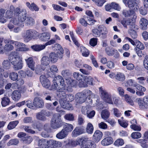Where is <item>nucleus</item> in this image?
Wrapping results in <instances>:
<instances>
[{
	"mask_svg": "<svg viewBox=\"0 0 148 148\" xmlns=\"http://www.w3.org/2000/svg\"><path fill=\"white\" fill-rule=\"evenodd\" d=\"M24 143L28 144H30L32 141L33 139L31 136H26L22 138Z\"/></svg>",
	"mask_w": 148,
	"mask_h": 148,
	"instance_id": "47",
	"label": "nucleus"
},
{
	"mask_svg": "<svg viewBox=\"0 0 148 148\" xmlns=\"http://www.w3.org/2000/svg\"><path fill=\"white\" fill-rule=\"evenodd\" d=\"M18 121H15L10 122L8 126V128L9 130H11L15 127L18 123Z\"/></svg>",
	"mask_w": 148,
	"mask_h": 148,
	"instance_id": "40",
	"label": "nucleus"
},
{
	"mask_svg": "<svg viewBox=\"0 0 148 148\" xmlns=\"http://www.w3.org/2000/svg\"><path fill=\"white\" fill-rule=\"evenodd\" d=\"M14 49V47L11 44H7L4 46V49L6 51H9L12 50Z\"/></svg>",
	"mask_w": 148,
	"mask_h": 148,
	"instance_id": "54",
	"label": "nucleus"
},
{
	"mask_svg": "<svg viewBox=\"0 0 148 148\" xmlns=\"http://www.w3.org/2000/svg\"><path fill=\"white\" fill-rule=\"evenodd\" d=\"M124 143V140L122 139L119 138L116 140L114 143L115 145H122Z\"/></svg>",
	"mask_w": 148,
	"mask_h": 148,
	"instance_id": "56",
	"label": "nucleus"
},
{
	"mask_svg": "<svg viewBox=\"0 0 148 148\" xmlns=\"http://www.w3.org/2000/svg\"><path fill=\"white\" fill-rule=\"evenodd\" d=\"M86 17V16H84L83 18H81L79 20V23L85 27H86L88 24V23L85 20Z\"/></svg>",
	"mask_w": 148,
	"mask_h": 148,
	"instance_id": "55",
	"label": "nucleus"
},
{
	"mask_svg": "<svg viewBox=\"0 0 148 148\" xmlns=\"http://www.w3.org/2000/svg\"><path fill=\"white\" fill-rule=\"evenodd\" d=\"M73 128V126L71 124L66 123L64 125L63 129L67 133L71 132Z\"/></svg>",
	"mask_w": 148,
	"mask_h": 148,
	"instance_id": "33",
	"label": "nucleus"
},
{
	"mask_svg": "<svg viewBox=\"0 0 148 148\" xmlns=\"http://www.w3.org/2000/svg\"><path fill=\"white\" fill-rule=\"evenodd\" d=\"M140 28L143 30H145L147 29L148 21L145 18H142L140 21Z\"/></svg>",
	"mask_w": 148,
	"mask_h": 148,
	"instance_id": "22",
	"label": "nucleus"
},
{
	"mask_svg": "<svg viewBox=\"0 0 148 148\" xmlns=\"http://www.w3.org/2000/svg\"><path fill=\"white\" fill-rule=\"evenodd\" d=\"M141 136V133L139 132H135L132 133L131 134V137L134 139H137L140 138Z\"/></svg>",
	"mask_w": 148,
	"mask_h": 148,
	"instance_id": "50",
	"label": "nucleus"
},
{
	"mask_svg": "<svg viewBox=\"0 0 148 148\" xmlns=\"http://www.w3.org/2000/svg\"><path fill=\"white\" fill-rule=\"evenodd\" d=\"M10 101L9 99L7 97H4L2 98L1 102L2 106L5 107L9 104Z\"/></svg>",
	"mask_w": 148,
	"mask_h": 148,
	"instance_id": "39",
	"label": "nucleus"
},
{
	"mask_svg": "<svg viewBox=\"0 0 148 148\" xmlns=\"http://www.w3.org/2000/svg\"><path fill=\"white\" fill-rule=\"evenodd\" d=\"M90 58L92 60V62L93 65L96 67H98V65L94 56L92 55H91L90 56Z\"/></svg>",
	"mask_w": 148,
	"mask_h": 148,
	"instance_id": "63",
	"label": "nucleus"
},
{
	"mask_svg": "<svg viewBox=\"0 0 148 148\" xmlns=\"http://www.w3.org/2000/svg\"><path fill=\"white\" fill-rule=\"evenodd\" d=\"M14 15L18 16V18L20 19V22L23 23L27 18V12L25 10H20L19 8H16L14 12Z\"/></svg>",
	"mask_w": 148,
	"mask_h": 148,
	"instance_id": "7",
	"label": "nucleus"
},
{
	"mask_svg": "<svg viewBox=\"0 0 148 148\" xmlns=\"http://www.w3.org/2000/svg\"><path fill=\"white\" fill-rule=\"evenodd\" d=\"M122 13L125 17H128L134 15L135 12L133 10H123Z\"/></svg>",
	"mask_w": 148,
	"mask_h": 148,
	"instance_id": "35",
	"label": "nucleus"
},
{
	"mask_svg": "<svg viewBox=\"0 0 148 148\" xmlns=\"http://www.w3.org/2000/svg\"><path fill=\"white\" fill-rule=\"evenodd\" d=\"M50 37V34L48 32H44L41 34L39 38L41 41L45 42L48 41Z\"/></svg>",
	"mask_w": 148,
	"mask_h": 148,
	"instance_id": "18",
	"label": "nucleus"
},
{
	"mask_svg": "<svg viewBox=\"0 0 148 148\" xmlns=\"http://www.w3.org/2000/svg\"><path fill=\"white\" fill-rule=\"evenodd\" d=\"M19 143V140L16 139H12L10 140L8 143V146L11 145H16L18 144Z\"/></svg>",
	"mask_w": 148,
	"mask_h": 148,
	"instance_id": "49",
	"label": "nucleus"
},
{
	"mask_svg": "<svg viewBox=\"0 0 148 148\" xmlns=\"http://www.w3.org/2000/svg\"><path fill=\"white\" fill-rule=\"evenodd\" d=\"M81 148H95L96 145L92 141H88V139L85 138L81 139Z\"/></svg>",
	"mask_w": 148,
	"mask_h": 148,
	"instance_id": "8",
	"label": "nucleus"
},
{
	"mask_svg": "<svg viewBox=\"0 0 148 148\" xmlns=\"http://www.w3.org/2000/svg\"><path fill=\"white\" fill-rule=\"evenodd\" d=\"M10 43L11 44H13L15 45L16 47H18L19 48L21 47H23L24 45V44L18 42L16 41H14L13 40L10 41Z\"/></svg>",
	"mask_w": 148,
	"mask_h": 148,
	"instance_id": "46",
	"label": "nucleus"
},
{
	"mask_svg": "<svg viewBox=\"0 0 148 148\" xmlns=\"http://www.w3.org/2000/svg\"><path fill=\"white\" fill-rule=\"evenodd\" d=\"M39 36V33L35 30H27L22 34V37L25 41L28 42L32 38L35 39Z\"/></svg>",
	"mask_w": 148,
	"mask_h": 148,
	"instance_id": "4",
	"label": "nucleus"
},
{
	"mask_svg": "<svg viewBox=\"0 0 148 148\" xmlns=\"http://www.w3.org/2000/svg\"><path fill=\"white\" fill-rule=\"evenodd\" d=\"M25 23L27 25H32L34 23V21L32 17L27 16L25 20Z\"/></svg>",
	"mask_w": 148,
	"mask_h": 148,
	"instance_id": "45",
	"label": "nucleus"
},
{
	"mask_svg": "<svg viewBox=\"0 0 148 148\" xmlns=\"http://www.w3.org/2000/svg\"><path fill=\"white\" fill-rule=\"evenodd\" d=\"M98 127L101 129H106L108 128L107 125L103 122H102L98 124Z\"/></svg>",
	"mask_w": 148,
	"mask_h": 148,
	"instance_id": "62",
	"label": "nucleus"
},
{
	"mask_svg": "<svg viewBox=\"0 0 148 148\" xmlns=\"http://www.w3.org/2000/svg\"><path fill=\"white\" fill-rule=\"evenodd\" d=\"M51 94L49 92H44L43 93L44 97L46 100L51 101Z\"/></svg>",
	"mask_w": 148,
	"mask_h": 148,
	"instance_id": "60",
	"label": "nucleus"
},
{
	"mask_svg": "<svg viewBox=\"0 0 148 148\" xmlns=\"http://www.w3.org/2000/svg\"><path fill=\"white\" fill-rule=\"evenodd\" d=\"M75 97L77 98V102L79 103L84 102L86 99V96L85 95L83 92L77 93Z\"/></svg>",
	"mask_w": 148,
	"mask_h": 148,
	"instance_id": "14",
	"label": "nucleus"
},
{
	"mask_svg": "<svg viewBox=\"0 0 148 148\" xmlns=\"http://www.w3.org/2000/svg\"><path fill=\"white\" fill-rule=\"evenodd\" d=\"M102 132L99 130H97L95 131L93 136L92 138L94 141L98 143L101 140L103 136Z\"/></svg>",
	"mask_w": 148,
	"mask_h": 148,
	"instance_id": "12",
	"label": "nucleus"
},
{
	"mask_svg": "<svg viewBox=\"0 0 148 148\" xmlns=\"http://www.w3.org/2000/svg\"><path fill=\"white\" fill-rule=\"evenodd\" d=\"M21 96V93L19 91L17 90H14L12 95V99L15 101H18L20 99Z\"/></svg>",
	"mask_w": 148,
	"mask_h": 148,
	"instance_id": "23",
	"label": "nucleus"
},
{
	"mask_svg": "<svg viewBox=\"0 0 148 148\" xmlns=\"http://www.w3.org/2000/svg\"><path fill=\"white\" fill-rule=\"evenodd\" d=\"M45 47V45H35L31 46L32 49L37 51H39L44 49Z\"/></svg>",
	"mask_w": 148,
	"mask_h": 148,
	"instance_id": "29",
	"label": "nucleus"
},
{
	"mask_svg": "<svg viewBox=\"0 0 148 148\" xmlns=\"http://www.w3.org/2000/svg\"><path fill=\"white\" fill-rule=\"evenodd\" d=\"M94 127L90 123H88L87 125L86 131L89 134H92L93 132Z\"/></svg>",
	"mask_w": 148,
	"mask_h": 148,
	"instance_id": "41",
	"label": "nucleus"
},
{
	"mask_svg": "<svg viewBox=\"0 0 148 148\" xmlns=\"http://www.w3.org/2000/svg\"><path fill=\"white\" fill-rule=\"evenodd\" d=\"M81 51L83 56L87 57L88 56L89 52L88 50L84 47H81Z\"/></svg>",
	"mask_w": 148,
	"mask_h": 148,
	"instance_id": "44",
	"label": "nucleus"
},
{
	"mask_svg": "<svg viewBox=\"0 0 148 148\" xmlns=\"http://www.w3.org/2000/svg\"><path fill=\"white\" fill-rule=\"evenodd\" d=\"M84 132V130L81 127H77L73 130L72 132L73 136L76 137L82 134Z\"/></svg>",
	"mask_w": 148,
	"mask_h": 148,
	"instance_id": "20",
	"label": "nucleus"
},
{
	"mask_svg": "<svg viewBox=\"0 0 148 148\" xmlns=\"http://www.w3.org/2000/svg\"><path fill=\"white\" fill-rule=\"evenodd\" d=\"M101 96L103 99L106 102L111 104H113L111 95L101 87L99 88Z\"/></svg>",
	"mask_w": 148,
	"mask_h": 148,
	"instance_id": "5",
	"label": "nucleus"
},
{
	"mask_svg": "<svg viewBox=\"0 0 148 148\" xmlns=\"http://www.w3.org/2000/svg\"><path fill=\"white\" fill-rule=\"evenodd\" d=\"M100 34L104 35V38L106 37V34L107 33V31L106 28L103 25H100L98 27Z\"/></svg>",
	"mask_w": 148,
	"mask_h": 148,
	"instance_id": "30",
	"label": "nucleus"
},
{
	"mask_svg": "<svg viewBox=\"0 0 148 148\" xmlns=\"http://www.w3.org/2000/svg\"><path fill=\"white\" fill-rule=\"evenodd\" d=\"M22 77L25 78L27 75L28 77H31L33 76V72L27 69L25 71L22 70H21L19 71Z\"/></svg>",
	"mask_w": 148,
	"mask_h": 148,
	"instance_id": "19",
	"label": "nucleus"
},
{
	"mask_svg": "<svg viewBox=\"0 0 148 148\" xmlns=\"http://www.w3.org/2000/svg\"><path fill=\"white\" fill-rule=\"evenodd\" d=\"M9 75V77L11 80L13 81L18 80V74L17 73L14 72H10Z\"/></svg>",
	"mask_w": 148,
	"mask_h": 148,
	"instance_id": "38",
	"label": "nucleus"
},
{
	"mask_svg": "<svg viewBox=\"0 0 148 148\" xmlns=\"http://www.w3.org/2000/svg\"><path fill=\"white\" fill-rule=\"evenodd\" d=\"M61 119V116L59 114H54L51 120V126L53 129H57L61 127L64 125Z\"/></svg>",
	"mask_w": 148,
	"mask_h": 148,
	"instance_id": "3",
	"label": "nucleus"
},
{
	"mask_svg": "<svg viewBox=\"0 0 148 148\" xmlns=\"http://www.w3.org/2000/svg\"><path fill=\"white\" fill-rule=\"evenodd\" d=\"M113 142L112 138L108 136L104 138L101 141V144L104 146H107L112 144Z\"/></svg>",
	"mask_w": 148,
	"mask_h": 148,
	"instance_id": "15",
	"label": "nucleus"
},
{
	"mask_svg": "<svg viewBox=\"0 0 148 148\" xmlns=\"http://www.w3.org/2000/svg\"><path fill=\"white\" fill-rule=\"evenodd\" d=\"M135 45L137 48L140 50L143 49L145 48L143 44L138 41H136Z\"/></svg>",
	"mask_w": 148,
	"mask_h": 148,
	"instance_id": "53",
	"label": "nucleus"
},
{
	"mask_svg": "<svg viewBox=\"0 0 148 148\" xmlns=\"http://www.w3.org/2000/svg\"><path fill=\"white\" fill-rule=\"evenodd\" d=\"M51 115V114L50 112L42 110L36 113V118L37 120L44 122L47 120V116L49 117Z\"/></svg>",
	"mask_w": 148,
	"mask_h": 148,
	"instance_id": "6",
	"label": "nucleus"
},
{
	"mask_svg": "<svg viewBox=\"0 0 148 148\" xmlns=\"http://www.w3.org/2000/svg\"><path fill=\"white\" fill-rule=\"evenodd\" d=\"M53 84L50 88V90H56L59 92L68 91L72 92L73 90L71 87H67L63 77L60 76L58 75L53 80Z\"/></svg>",
	"mask_w": 148,
	"mask_h": 148,
	"instance_id": "1",
	"label": "nucleus"
},
{
	"mask_svg": "<svg viewBox=\"0 0 148 148\" xmlns=\"http://www.w3.org/2000/svg\"><path fill=\"white\" fill-rule=\"evenodd\" d=\"M81 140H78L77 141H74L72 140H69V141L66 144L69 145H71L72 147H75L78 144H79Z\"/></svg>",
	"mask_w": 148,
	"mask_h": 148,
	"instance_id": "42",
	"label": "nucleus"
},
{
	"mask_svg": "<svg viewBox=\"0 0 148 148\" xmlns=\"http://www.w3.org/2000/svg\"><path fill=\"white\" fill-rule=\"evenodd\" d=\"M44 130L47 133H49L51 132V129L48 123L45 124L43 127Z\"/></svg>",
	"mask_w": 148,
	"mask_h": 148,
	"instance_id": "57",
	"label": "nucleus"
},
{
	"mask_svg": "<svg viewBox=\"0 0 148 148\" xmlns=\"http://www.w3.org/2000/svg\"><path fill=\"white\" fill-rule=\"evenodd\" d=\"M33 104L35 107L34 110H36L37 108H42L44 106V102L41 98L36 97L33 99Z\"/></svg>",
	"mask_w": 148,
	"mask_h": 148,
	"instance_id": "9",
	"label": "nucleus"
},
{
	"mask_svg": "<svg viewBox=\"0 0 148 148\" xmlns=\"http://www.w3.org/2000/svg\"><path fill=\"white\" fill-rule=\"evenodd\" d=\"M40 81L42 86L44 87L47 88L49 87L51 85L50 82L45 75H42L40 76Z\"/></svg>",
	"mask_w": 148,
	"mask_h": 148,
	"instance_id": "11",
	"label": "nucleus"
},
{
	"mask_svg": "<svg viewBox=\"0 0 148 148\" xmlns=\"http://www.w3.org/2000/svg\"><path fill=\"white\" fill-rule=\"evenodd\" d=\"M126 4V5L128 6L131 9L134 7L136 3L132 1V0H129Z\"/></svg>",
	"mask_w": 148,
	"mask_h": 148,
	"instance_id": "51",
	"label": "nucleus"
},
{
	"mask_svg": "<svg viewBox=\"0 0 148 148\" xmlns=\"http://www.w3.org/2000/svg\"><path fill=\"white\" fill-rule=\"evenodd\" d=\"M48 145L50 148H58L61 147L62 145L60 142L50 140L48 141Z\"/></svg>",
	"mask_w": 148,
	"mask_h": 148,
	"instance_id": "13",
	"label": "nucleus"
},
{
	"mask_svg": "<svg viewBox=\"0 0 148 148\" xmlns=\"http://www.w3.org/2000/svg\"><path fill=\"white\" fill-rule=\"evenodd\" d=\"M67 133L63 129L56 135V137L60 139H62L65 138L68 135Z\"/></svg>",
	"mask_w": 148,
	"mask_h": 148,
	"instance_id": "27",
	"label": "nucleus"
},
{
	"mask_svg": "<svg viewBox=\"0 0 148 148\" xmlns=\"http://www.w3.org/2000/svg\"><path fill=\"white\" fill-rule=\"evenodd\" d=\"M112 9L118 10H120L121 9V8L118 3L113 2L112 3Z\"/></svg>",
	"mask_w": 148,
	"mask_h": 148,
	"instance_id": "64",
	"label": "nucleus"
},
{
	"mask_svg": "<svg viewBox=\"0 0 148 148\" xmlns=\"http://www.w3.org/2000/svg\"><path fill=\"white\" fill-rule=\"evenodd\" d=\"M8 59L13 67L15 70H18L22 68L23 63L21 58H20L17 53L15 52H12L9 54Z\"/></svg>",
	"mask_w": 148,
	"mask_h": 148,
	"instance_id": "2",
	"label": "nucleus"
},
{
	"mask_svg": "<svg viewBox=\"0 0 148 148\" xmlns=\"http://www.w3.org/2000/svg\"><path fill=\"white\" fill-rule=\"evenodd\" d=\"M50 61L49 57L47 56H45L43 57L41 60V64L45 66L48 65L49 64Z\"/></svg>",
	"mask_w": 148,
	"mask_h": 148,
	"instance_id": "32",
	"label": "nucleus"
},
{
	"mask_svg": "<svg viewBox=\"0 0 148 148\" xmlns=\"http://www.w3.org/2000/svg\"><path fill=\"white\" fill-rule=\"evenodd\" d=\"M110 114L108 111L106 110H103L101 113V118L105 120L107 119L109 117Z\"/></svg>",
	"mask_w": 148,
	"mask_h": 148,
	"instance_id": "36",
	"label": "nucleus"
},
{
	"mask_svg": "<svg viewBox=\"0 0 148 148\" xmlns=\"http://www.w3.org/2000/svg\"><path fill=\"white\" fill-rule=\"evenodd\" d=\"M118 122L120 125L122 127L126 128L128 125V123L127 121L125 120H121L120 119L118 120Z\"/></svg>",
	"mask_w": 148,
	"mask_h": 148,
	"instance_id": "52",
	"label": "nucleus"
},
{
	"mask_svg": "<svg viewBox=\"0 0 148 148\" xmlns=\"http://www.w3.org/2000/svg\"><path fill=\"white\" fill-rule=\"evenodd\" d=\"M116 79L121 82L124 81L125 79V77L124 74L120 72H118L115 75Z\"/></svg>",
	"mask_w": 148,
	"mask_h": 148,
	"instance_id": "31",
	"label": "nucleus"
},
{
	"mask_svg": "<svg viewBox=\"0 0 148 148\" xmlns=\"http://www.w3.org/2000/svg\"><path fill=\"white\" fill-rule=\"evenodd\" d=\"M93 79L91 76H85L84 82L83 83L80 82L79 85L80 87H86L88 86V85H93Z\"/></svg>",
	"mask_w": 148,
	"mask_h": 148,
	"instance_id": "10",
	"label": "nucleus"
},
{
	"mask_svg": "<svg viewBox=\"0 0 148 148\" xmlns=\"http://www.w3.org/2000/svg\"><path fill=\"white\" fill-rule=\"evenodd\" d=\"M84 116L82 115H79L77 118V123L79 125H82L84 123Z\"/></svg>",
	"mask_w": 148,
	"mask_h": 148,
	"instance_id": "48",
	"label": "nucleus"
},
{
	"mask_svg": "<svg viewBox=\"0 0 148 148\" xmlns=\"http://www.w3.org/2000/svg\"><path fill=\"white\" fill-rule=\"evenodd\" d=\"M134 87H136L137 90L142 91H145L146 90L145 88L136 83L135 84V85H134Z\"/></svg>",
	"mask_w": 148,
	"mask_h": 148,
	"instance_id": "61",
	"label": "nucleus"
},
{
	"mask_svg": "<svg viewBox=\"0 0 148 148\" xmlns=\"http://www.w3.org/2000/svg\"><path fill=\"white\" fill-rule=\"evenodd\" d=\"M64 118L65 120L69 121H73L75 120L74 115L70 113L66 114L64 116Z\"/></svg>",
	"mask_w": 148,
	"mask_h": 148,
	"instance_id": "37",
	"label": "nucleus"
},
{
	"mask_svg": "<svg viewBox=\"0 0 148 148\" xmlns=\"http://www.w3.org/2000/svg\"><path fill=\"white\" fill-rule=\"evenodd\" d=\"M23 127L25 130L28 133L32 134H34L35 133V132L32 130L31 129V127H30L27 126H24Z\"/></svg>",
	"mask_w": 148,
	"mask_h": 148,
	"instance_id": "59",
	"label": "nucleus"
},
{
	"mask_svg": "<svg viewBox=\"0 0 148 148\" xmlns=\"http://www.w3.org/2000/svg\"><path fill=\"white\" fill-rule=\"evenodd\" d=\"M58 54L53 52L50 53L49 58L51 62L54 63L57 62L58 59Z\"/></svg>",
	"mask_w": 148,
	"mask_h": 148,
	"instance_id": "28",
	"label": "nucleus"
},
{
	"mask_svg": "<svg viewBox=\"0 0 148 148\" xmlns=\"http://www.w3.org/2000/svg\"><path fill=\"white\" fill-rule=\"evenodd\" d=\"M59 102L62 108L66 109H68L69 104L68 103L67 99H63L62 98L60 99Z\"/></svg>",
	"mask_w": 148,
	"mask_h": 148,
	"instance_id": "34",
	"label": "nucleus"
},
{
	"mask_svg": "<svg viewBox=\"0 0 148 148\" xmlns=\"http://www.w3.org/2000/svg\"><path fill=\"white\" fill-rule=\"evenodd\" d=\"M14 7L13 5H11L9 10H8L5 13V16L9 18H11L13 16V12L15 11Z\"/></svg>",
	"mask_w": 148,
	"mask_h": 148,
	"instance_id": "25",
	"label": "nucleus"
},
{
	"mask_svg": "<svg viewBox=\"0 0 148 148\" xmlns=\"http://www.w3.org/2000/svg\"><path fill=\"white\" fill-rule=\"evenodd\" d=\"M97 38H93L91 39L90 41L89 44L92 46H95L97 44Z\"/></svg>",
	"mask_w": 148,
	"mask_h": 148,
	"instance_id": "58",
	"label": "nucleus"
},
{
	"mask_svg": "<svg viewBox=\"0 0 148 148\" xmlns=\"http://www.w3.org/2000/svg\"><path fill=\"white\" fill-rule=\"evenodd\" d=\"M25 61L28 67L32 70H34L35 68V62H34L33 58L29 57L25 59Z\"/></svg>",
	"mask_w": 148,
	"mask_h": 148,
	"instance_id": "17",
	"label": "nucleus"
},
{
	"mask_svg": "<svg viewBox=\"0 0 148 148\" xmlns=\"http://www.w3.org/2000/svg\"><path fill=\"white\" fill-rule=\"evenodd\" d=\"M4 69H8L10 67L11 65L10 62L8 60H4L2 63Z\"/></svg>",
	"mask_w": 148,
	"mask_h": 148,
	"instance_id": "43",
	"label": "nucleus"
},
{
	"mask_svg": "<svg viewBox=\"0 0 148 148\" xmlns=\"http://www.w3.org/2000/svg\"><path fill=\"white\" fill-rule=\"evenodd\" d=\"M136 102L139 106L140 108L141 109H148L147 105L144 102L142 99L137 98L136 99Z\"/></svg>",
	"mask_w": 148,
	"mask_h": 148,
	"instance_id": "21",
	"label": "nucleus"
},
{
	"mask_svg": "<svg viewBox=\"0 0 148 148\" xmlns=\"http://www.w3.org/2000/svg\"><path fill=\"white\" fill-rule=\"evenodd\" d=\"M38 143L40 148H48L49 147L48 141L45 139H42L39 140Z\"/></svg>",
	"mask_w": 148,
	"mask_h": 148,
	"instance_id": "16",
	"label": "nucleus"
},
{
	"mask_svg": "<svg viewBox=\"0 0 148 148\" xmlns=\"http://www.w3.org/2000/svg\"><path fill=\"white\" fill-rule=\"evenodd\" d=\"M16 17L11 20V22L14 25H17L20 27H22L24 26V23L20 22V19L18 18V16L16 15Z\"/></svg>",
	"mask_w": 148,
	"mask_h": 148,
	"instance_id": "24",
	"label": "nucleus"
},
{
	"mask_svg": "<svg viewBox=\"0 0 148 148\" xmlns=\"http://www.w3.org/2000/svg\"><path fill=\"white\" fill-rule=\"evenodd\" d=\"M132 20L131 19L123 18L122 20L120 21V22L123 25L124 27L127 28V26L132 23Z\"/></svg>",
	"mask_w": 148,
	"mask_h": 148,
	"instance_id": "26",
	"label": "nucleus"
}]
</instances>
